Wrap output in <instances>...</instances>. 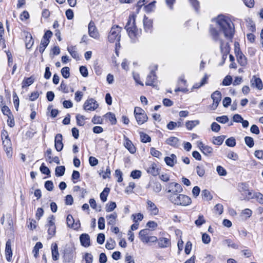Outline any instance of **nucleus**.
Segmentation results:
<instances>
[{
    "label": "nucleus",
    "instance_id": "f257e3e1",
    "mask_svg": "<svg viewBox=\"0 0 263 263\" xmlns=\"http://www.w3.org/2000/svg\"><path fill=\"white\" fill-rule=\"evenodd\" d=\"M216 23L219 31L216 28L211 27L210 33L213 39L218 41L221 53H230V43L232 42L235 29L232 21L223 15H219L216 18Z\"/></svg>",
    "mask_w": 263,
    "mask_h": 263
},
{
    "label": "nucleus",
    "instance_id": "f03ea898",
    "mask_svg": "<svg viewBox=\"0 0 263 263\" xmlns=\"http://www.w3.org/2000/svg\"><path fill=\"white\" fill-rule=\"evenodd\" d=\"M136 16L135 14L129 15L128 21L125 27L129 37L133 43L136 42L138 35V29L135 25Z\"/></svg>",
    "mask_w": 263,
    "mask_h": 263
},
{
    "label": "nucleus",
    "instance_id": "7ed1b4c3",
    "mask_svg": "<svg viewBox=\"0 0 263 263\" xmlns=\"http://www.w3.org/2000/svg\"><path fill=\"white\" fill-rule=\"evenodd\" d=\"M169 199L173 203L182 206L188 205L192 201L189 196L183 194H171Z\"/></svg>",
    "mask_w": 263,
    "mask_h": 263
},
{
    "label": "nucleus",
    "instance_id": "20e7f679",
    "mask_svg": "<svg viewBox=\"0 0 263 263\" xmlns=\"http://www.w3.org/2000/svg\"><path fill=\"white\" fill-rule=\"evenodd\" d=\"M121 30V28L118 25L112 26L108 36L109 42L110 43H114L117 41L119 43L121 37V35L120 34Z\"/></svg>",
    "mask_w": 263,
    "mask_h": 263
},
{
    "label": "nucleus",
    "instance_id": "39448f33",
    "mask_svg": "<svg viewBox=\"0 0 263 263\" xmlns=\"http://www.w3.org/2000/svg\"><path fill=\"white\" fill-rule=\"evenodd\" d=\"M183 191L181 185L177 183L171 182L168 184V193L171 194H179Z\"/></svg>",
    "mask_w": 263,
    "mask_h": 263
},
{
    "label": "nucleus",
    "instance_id": "423d86ee",
    "mask_svg": "<svg viewBox=\"0 0 263 263\" xmlns=\"http://www.w3.org/2000/svg\"><path fill=\"white\" fill-rule=\"evenodd\" d=\"M97 102L92 98L87 99L83 105V108L86 111L94 110L98 107Z\"/></svg>",
    "mask_w": 263,
    "mask_h": 263
},
{
    "label": "nucleus",
    "instance_id": "0eeeda50",
    "mask_svg": "<svg viewBox=\"0 0 263 263\" xmlns=\"http://www.w3.org/2000/svg\"><path fill=\"white\" fill-rule=\"evenodd\" d=\"M54 217L53 215H51V216L48 218V223L46 224V227L48 228V234L49 235L51 236H53L55 235V226L54 223Z\"/></svg>",
    "mask_w": 263,
    "mask_h": 263
},
{
    "label": "nucleus",
    "instance_id": "6e6552de",
    "mask_svg": "<svg viewBox=\"0 0 263 263\" xmlns=\"http://www.w3.org/2000/svg\"><path fill=\"white\" fill-rule=\"evenodd\" d=\"M211 98L213 99V103L212 105L213 109L215 110L217 107L221 99V93L219 91L216 90L211 95Z\"/></svg>",
    "mask_w": 263,
    "mask_h": 263
},
{
    "label": "nucleus",
    "instance_id": "1a4fd4ad",
    "mask_svg": "<svg viewBox=\"0 0 263 263\" xmlns=\"http://www.w3.org/2000/svg\"><path fill=\"white\" fill-rule=\"evenodd\" d=\"M88 33L91 37L95 39H98L99 37V33L92 21H90L88 24Z\"/></svg>",
    "mask_w": 263,
    "mask_h": 263
},
{
    "label": "nucleus",
    "instance_id": "9d476101",
    "mask_svg": "<svg viewBox=\"0 0 263 263\" xmlns=\"http://www.w3.org/2000/svg\"><path fill=\"white\" fill-rule=\"evenodd\" d=\"M157 80V76L154 70H152L146 78L145 85L147 86H155V82Z\"/></svg>",
    "mask_w": 263,
    "mask_h": 263
},
{
    "label": "nucleus",
    "instance_id": "9b49d317",
    "mask_svg": "<svg viewBox=\"0 0 263 263\" xmlns=\"http://www.w3.org/2000/svg\"><path fill=\"white\" fill-rule=\"evenodd\" d=\"M251 86L252 87L256 88L258 90L263 88V84L261 80L255 76H253L250 81Z\"/></svg>",
    "mask_w": 263,
    "mask_h": 263
},
{
    "label": "nucleus",
    "instance_id": "f8f14e48",
    "mask_svg": "<svg viewBox=\"0 0 263 263\" xmlns=\"http://www.w3.org/2000/svg\"><path fill=\"white\" fill-rule=\"evenodd\" d=\"M5 253L7 260L11 261L12 257V251L11 249V242L10 239H8L6 243Z\"/></svg>",
    "mask_w": 263,
    "mask_h": 263
},
{
    "label": "nucleus",
    "instance_id": "ddd939ff",
    "mask_svg": "<svg viewBox=\"0 0 263 263\" xmlns=\"http://www.w3.org/2000/svg\"><path fill=\"white\" fill-rule=\"evenodd\" d=\"M54 146L58 152H60L63 149L62 135L61 134H58L55 137Z\"/></svg>",
    "mask_w": 263,
    "mask_h": 263
},
{
    "label": "nucleus",
    "instance_id": "4468645a",
    "mask_svg": "<svg viewBox=\"0 0 263 263\" xmlns=\"http://www.w3.org/2000/svg\"><path fill=\"white\" fill-rule=\"evenodd\" d=\"M80 240L81 245L84 247L87 248L90 246V237L88 234H81L80 236Z\"/></svg>",
    "mask_w": 263,
    "mask_h": 263
},
{
    "label": "nucleus",
    "instance_id": "2eb2a0df",
    "mask_svg": "<svg viewBox=\"0 0 263 263\" xmlns=\"http://www.w3.org/2000/svg\"><path fill=\"white\" fill-rule=\"evenodd\" d=\"M186 83V81L184 79L183 77H181L179 78L178 85V87L176 88L175 90V92L182 91L184 92H186L188 91V89L186 87H182L183 86H185Z\"/></svg>",
    "mask_w": 263,
    "mask_h": 263
},
{
    "label": "nucleus",
    "instance_id": "dca6fc26",
    "mask_svg": "<svg viewBox=\"0 0 263 263\" xmlns=\"http://www.w3.org/2000/svg\"><path fill=\"white\" fill-rule=\"evenodd\" d=\"M149 230L148 229H143L139 233V237L140 240L144 243H148V234Z\"/></svg>",
    "mask_w": 263,
    "mask_h": 263
},
{
    "label": "nucleus",
    "instance_id": "f3484780",
    "mask_svg": "<svg viewBox=\"0 0 263 263\" xmlns=\"http://www.w3.org/2000/svg\"><path fill=\"white\" fill-rule=\"evenodd\" d=\"M124 145L131 154H134L136 152V147L133 144L132 142L126 137H125Z\"/></svg>",
    "mask_w": 263,
    "mask_h": 263
},
{
    "label": "nucleus",
    "instance_id": "a211bd4d",
    "mask_svg": "<svg viewBox=\"0 0 263 263\" xmlns=\"http://www.w3.org/2000/svg\"><path fill=\"white\" fill-rule=\"evenodd\" d=\"M148 173L156 176L159 174V169L157 167V165L155 163H152L147 168Z\"/></svg>",
    "mask_w": 263,
    "mask_h": 263
},
{
    "label": "nucleus",
    "instance_id": "6ab92c4d",
    "mask_svg": "<svg viewBox=\"0 0 263 263\" xmlns=\"http://www.w3.org/2000/svg\"><path fill=\"white\" fill-rule=\"evenodd\" d=\"M52 258L53 260H57L59 258V252L58 249V245L56 243H52L51 246Z\"/></svg>",
    "mask_w": 263,
    "mask_h": 263
},
{
    "label": "nucleus",
    "instance_id": "aec40b11",
    "mask_svg": "<svg viewBox=\"0 0 263 263\" xmlns=\"http://www.w3.org/2000/svg\"><path fill=\"white\" fill-rule=\"evenodd\" d=\"M153 22L151 20L148 19L146 16H144L143 20V25L144 29L146 31L148 32L151 30L153 26Z\"/></svg>",
    "mask_w": 263,
    "mask_h": 263
},
{
    "label": "nucleus",
    "instance_id": "412c9836",
    "mask_svg": "<svg viewBox=\"0 0 263 263\" xmlns=\"http://www.w3.org/2000/svg\"><path fill=\"white\" fill-rule=\"evenodd\" d=\"M135 118L139 125H141L146 122L148 119V117L145 113H142L140 115L135 116Z\"/></svg>",
    "mask_w": 263,
    "mask_h": 263
},
{
    "label": "nucleus",
    "instance_id": "4be33fe9",
    "mask_svg": "<svg viewBox=\"0 0 263 263\" xmlns=\"http://www.w3.org/2000/svg\"><path fill=\"white\" fill-rule=\"evenodd\" d=\"M164 161L167 165L173 166L174 163H176V156L175 154H172L170 157H166Z\"/></svg>",
    "mask_w": 263,
    "mask_h": 263
},
{
    "label": "nucleus",
    "instance_id": "5701e85b",
    "mask_svg": "<svg viewBox=\"0 0 263 263\" xmlns=\"http://www.w3.org/2000/svg\"><path fill=\"white\" fill-rule=\"evenodd\" d=\"M25 44L27 49H30L34 43V41L31 34L27 33L25 36Z\"/></svg>",
    "mask_w": 263,
    "mask_h": 263
},
{
    "label": "nucleus",
    "instance_id": "b1692460",
    "mask_svg": "<svg viewBox=\"0 0 263 263\" xmlns=\"http://www.w3.org/2000/svg\"><path fill=\"white\" fill-rule=\"evenodd\" d=\"M73 248H67L65 251L64 257V259L68 262L73 258Z\"/></svg>",
    "mask_w": 263,
    "mask_h": 263
},
{
    "label": "nucleus",
    "instance_id": "393cba45",
    "mask_svg": "<svg viewBox=\"0 0 263 263\" xmlns=\"http://www.w3.org/2000/svg\"><path fill=\"white\" fill-rule=\"evenodd\" d=\"M166 143L174 147L178 146L179 139L175 137H171L167 139Z\"/></svg>",
    "mask_w": 263,
    "mask_h": 263
},
{
    "label": "nucleus",
    "instance_id": "a878e982",
    "mask_svg": "<svg viewBox=\"0 0 263 263\" xmlns=\"http://www.w3.org/2000/svg\"><path fill=\"white\" fill-rule=\"evenodd\" d=\"M117 217V214L116 213H114L109 215L106 216V219L108 220V224L111 226H114L116 223V219Z\"/></svg>",
    "mask_w": 263,
    "mask_h": 263
},
{
    "label": "nucleus",
    "instance_id": "bb28decb",
    "mask_svg": "<svg viewBox=\"0 0 263 263\" xmlns=\"http://www.w3.org/2000/svg\"><path fill=\"white\" fill-rule=\"evenodd\" d=\"M147 203V208L151 211L152 214L155 215H157L158 213L159 210L156 205L150 200H148Z\"/></svg>",
    "mask_w": 263,
    "mask_h": 263
},
{
    "label": "nucleus",
    "instance_id": "cd10ccee",
    "mask_svg": "<svg viewBox=\"0 0 263 263\" xmlns=\"http://www.w3.org/2000/svg\"><path fill=\"white\" fill-rule=\"evenodd\" d=\"M238 63L242 66H245L247 64V60L242 53H239V54L236 56Z\"/></svg>",
    "mask_w": 263,
    "mask_h": 263
},
{
    "label": "nucleus",
    "instance_id": "c85d7f7f",
    "mask_svg": "<svg viewBox=\"0 0 263 263\" xmlns=\"http://www.w3.org/2000/svg\"><path fill=\"white\" fill-rule=\"evenodd\" d=\"M151 186H152L153 191L155 193H157L161 191L162 186L159 182H154L153 183L152 185L149 183L148 185H147L146 188H148Z\"/></svg>",
    "mask_w": 263,
    "mask_h": 263
},
{
    "label": "nucleus",
    "instance_id": "c756f323",
    "mask_svg": "<svg viewBox=\"0 0 263 263\" xmlns=\"http://www.w3.org/2000/svg\"><path fill=\"white\" fill-rule=\"evenodd\" d=\"M170 244V240L166 238H161L158 241V245L160 248H166Z\"/></svg>",
    "mask_w": 263,
    "mask_h": 263
},
{
    "label": "nucleus",
    "instance_id": "7c9ffc66",
    "mask_svg": "<svg viewBox=\"0 0 263 263\" xmlns=\"http://www.w3.org/2000/svg\"><path fill=\"white\" fill-rule=\"evenodd\" d=\"M104 117L107 119H108L111 124H116L117 123V120L116 118L115 115L111 112H109L105 115Z\"/></svg>",
    "mask_w": 263,
    "mask_h": 263
},
{
    "label": "nucleus",
    "instance_id": "2f4dec72",
    "mask_svg": "<svg viewBox=\"0 0 263 263\" xmlns=\"http://www.w3.org/2000/svg\"><path fill=\"white\" fill-rule=\"evenodd\" d=\"M199 124L198 120L188 121L185 123V126L187 129L192 130L194 127Z\"/></svg>",
    "mask_w": 263,
    "mask_h": 263
},
{
    "label": "nucleus",
    "instance_id": "473e14b6",
    "mask_svg": "<svg viewBox=\"0 0 263 263\" xmlns=\"http://www.w3.org/2000/svg\"><path fill=\"white\" fill-rule=\"evenodd\" d=\"M247 21V26L249 30L252 32H254L256 30L255 25L253 21L250 18H248L246 20Z\"/></svg>",
    "mask_w": 263,
    "mask_h": 263
},
{
    "label": "nucleus",
    "instance_id": "72a5a7b5",
    "mask_svg": "<svg viewBox=\"0 0 263 263\" xmlns=\"http://www.w3.org/2000/svg\"><path fill=\"white\" fill-rule=\"evenodd\" d=\"M67 50L73 58L76 59H79V57L76 50L75 46L68 47L67 48Z\"/></svg>",
    "mask_w": 263,
    "mask_h": 263
},
{
    "label": "nucleus",
    "instance_id": "f704fd0d",
    "mask_svg": "<svg viewBox=\"0 0 263 263\" xmlns=\"http://www.w3.org/2000/svg\"><path fill=\"white\" fill-rule=\"evenodd\" d=\"M110 191V189L105 187L100 194V198L103 202H105L107 200V197Z\"/></svg>",
    "mask_w": 263,
    "mask_h": 263
},
{
    "label": "nucleus",
    "instance_id": "c9c22d12",
    "mask_svg": "<svg viewBox=\"0 0 263 263\" xmlns=\"http://www.w3.org/2000/svg\"><path fill=\"white\" fill-rule=\"evenodd\" d=\"M208 76L205 74L204 77L202 79L201 82L200 83H196L194 85V88H199L200 87L203 86L204 84H206L208 82Z\"/></svg>",
    "mask_w": 263,
    "mask_h": 263
},
{
    "label": "nucleus",
    "instance_id": "e433bc0d",
    "mask_svg": "<svg viewBox=\"0 0 263 263\" xmlns=\"http://www.w3.org/2000/svg\"><path fill=\"white\" fill-rule=\"evenodd\" d=\"M43 245L41 242H37L36 243L32 251V252L34 254V256L35 258H36L38 256L39 249H41Z\"/></svg>",
    "mask_w": 263,
    "mask_h": 263
},
{
    "label": "nucleus",
    "instance_id": "4c0bfd02",
    "mask_svg": "<svg viewBox=\"0 0 263 263\" xmlns=\"http://www.w3.org/2000/svg\"><path fill=\"white\" fill-rule=\"evenodd\" d=\"M225 138V136H220L218 137H213V144L217 145H220L222 143Z\"/></svg>",
    "mask_w": 263,
    "mask_h": 263
},
{
    "label": "nucleus",
    "instance_id": "58836bf2",
    "mask_svg": "<svg viewBox=\"0 0 263 263\" xmlns=\"http://www.w3.org/2000/svg\"><path fill=\"white\" fill-rule=\"evenodd\" d=\"M2 111L3 112V114L7 116L9 119H11L12 117H13L12 112L8 106L4 105L2 108Z\"/></svg>",
    "mask_w": 263,
    "mask_h": 263
},
{
    "label": "nucleus",
    "instance_id": "ea45409f",
    "mask_svg": "<svg viewBox=\"0 0 263 263\" xmlns=\"http://www.w3.org/2000/svg\"><path fill=\"white\" fill-rule=\"evenodd\" d=\"M65 167L64 166H57L55 168V172L57 176H62L65 173Z\"/></svg>",
    "mask_w": 263,
    "mask_h": 263
},
{
    "label": "nucleus",
    "instance_id": "a19ab883",
    "mask_svg": "<svg viewBox=\"0 0 263 263\" xmlns=\"http://www.w3.org/2000/svg\"><path fill=\"white\" fill-rule=\"evenodd\" d=\"M86 119L85 116L78 114L76 116L77 123L79 126H83L85 124L84 121Z\"/></svg>",
    "mask_w": 263,
    "mask_h": 263
},
{
    "label": "nucleus",
    "instance_id": "79ce46f5",
    "mask_svg": "<svg viewBox=\"0 0 263 263\" xmlns=\"http://www.w3.org/2000/svg\"><path fill=\"white\" fill-rule=\"evenodd\" d=\"M241 193V195L242 196H243V199H247V200H249L250 199H252V198H254V196H253V193L251 191H250L248 189H247V191H246V192H242Z\"/></svg>",
    "mask_w": 263,
    "mask_h": 263
},
{
    "label": "nucleus",
    "instance_id": "37998d69",
    "mask_svg": "<svg viewBox=\"0 0 263 263\" xmlns=\"http://www.w3.org/2000/svg\"><path fill=\"white\" fill-rule=\"evenodd\" d=\"M140 135L141 141L142 142L147 143L151 141V138L147 134L141 132L140 133Z\"/></svg>",
    "mask_w": 263,
    "mask_h": 263
},
{
    "label": "nucleus",
    "instance_id": "c03bdc74",
    "mask_svg": "<svg viewBox=\"0 0 263 263\" xmlns=\"http://www.w3.org/2000/svg\"><path fill=\"white\" fill-rule=\"evenodd\" d=\"M201 196L204 199L207 201H210L212 199L210 192L207 190H204L202 191Z\"/></svg>",
    "mask_w": 263,
    "mask_h": 263
},
{
    "label": "nucleus",
    "instance_id": "a18cd8bd",
    "mask_svg": "<svg viewBox=\"0 0 263 263\" xmlns=\"http://www.w3.org/2000/svg\"><path fill=\"white\" fill-rule=\"evenodd\" d=\"M245 142L246 145L249 147H252L254 145V140L251 137L246 136L245 138Z\"/></svg>",
    "mask_w": 263,
    "mask_h": 263
},
{
    "label": "nucleus",
    "instance_id": "49530a36",
    "mask_svg": "<svg viewBox=\"0 0 263 263\" xmlns=\"http://www.w3.org/2000/svg\"><path fill=\"white\" fill-rule=\"evenodd\" d=\"M155 3H156V1H153V2L149 3L147 5L145 6L144 7L145 11L146 12H148V13L153 11L155 7Z\"/></svg>",
    "mask_w": 263,
    "mask_h": 263
},
{
    "label": "nucleus",
    "instance_id": "de8ad7c7",
    "mask_svg": "<svg viewBox=\"0 0 263 263\" xmlns=\"http://www.w3.org/2000/svg\"><path fill=\"white\" fill-rule=\"evenodd\" d=\"M61 73L62 76L67 79L70 76L69 68L68 67H64L61 69Z\"/></svg>",
    "mask_w": 263,
    "mask_h": 263
},
{
    "label": "nucleus",
    "instance_id": "09e8293b",
    "mask_svg": "<svg viewBox=\"0 0 263 263\" xmlns=\"http://www.w3.org/2000/svg\"><path fill=\"white\" fill-rule=\"evenodd\" d=\"M196 172L199 177H202L205 174L204 167L203 165H198L196 167Z\"/></svg>",
    "mask_w": 263,
    "mask_h": 263
},
{
    "label": "nucleus",
    "instance_id": "8fccbe9b",
    "mask_svg": "<svg viewBox=\"0 0 263 263\" xmlns=\"http://www.w3.org/2000/svg\"><path fill=\"white\" fill-rule=\"evenodd\" d=\"M116 208V204L115 202H110L106 205V211L110 212L112 211Z\"/></svg>",
    "mask_w": 263,
    "mask_h": 263
},
{
    "label": "nucleus",
    "instance_id": "3c124183",
    "mask_svg": "<svg viewBox=\"0 0 263 263\" xmlns=\"http://www.w3.org/2000/svg\"><path fill=\"white\" fill-rule=\"evenodd\" d=\"M33 83V79L31 77H29L24 80L22 83V87L24 88L30 85Z\"/></svg>",
    "mask_w": 263,
    "mask_h": 263
},
{
    "label": "nucleus",
    "instance_id": "603ef678",
    "mask_svg": "<svg viewBox=\"0 0 263 263\" xmlns=\"http://www.w3.org/2000/svg\"><path fill=\"white\" fill-rule=\"evenodd\" d=\"M226 144L230 147H234L236 145V141L234 138L231 137L226 141Z\"/></svg>",
    "mask_w": 263,
    "mask_h": 263
},
{
    "label": "nucleus",
    "instance_id": "864d4df0",
    "mask_svg": "<svg viewBox=\"0 0 263 263\" xmlns=\"http://www.w3.org/2000/svg\"><path fill=\"white\" fill-rule=\"evenodd\" d=\"M204 147V148L201 151L203 154L206 156H209L212 154L213 150L212 147L208 145H206V146Z\"/></svg>",
    "mask_w": 263,
    "mask_h": 263
},
{
    "label": "nucleus",
    "instance_id": "5fc2aeb1",
    "mask_svg": "<svg viewBox=\"0 0 263 263\" xmlns=\"http://www.w3.org/2000/svg\"><path fill=\"white\" fill-rule=\"evenodd\" d=\"M232 82V78L230 76H226L222 81V85L224 86H229Z\"/></svg>",
    "mask_w": 263,
    "mask_h": 263
},
{
    "label": "nucleus",
    "instance_id": "6e6d98bb",
    "mask_svg": "<svg viewBox=\"0 0 263 263\" xmlns=\"http://www.w3.org/2000/svg\"><path fill=\"white\" fill-rule=\"evenodd\" d=\"M40 170L42 173L50 176V171L47 166L44 165V163L41 165Z\"/></svg>",
    "mask_w": 263,
    "mask_h": 263
},
{
    "label": "nucleus",
    "instance_id": "4d7b16f0",
    "mask_svg": "<svg viewBox=\"0 0 263 263\" xmlns=\"http://www.w3.org/2000/svg\"><path fill=\"white\" fill-rule=\"evenodd\" d=\"M224 242L227 244L229 247H231L235 249H237L238 248V245L236 243H234L231 239H226L224 240Z\"/></svg>",
    "mask_w": 263,
    "mask_h": 263
},
{
    "label": "nucleus",
    "instance_id": "13d9d810",
    "mask_svg": "<svg viewBox=\"0 0 263 263\" xmlns=\"http://www.w3.org/2000/svg\"><path fill=\"white\" fill-rule=\"evenodd\" d=\"M132 217L133 218V221L135 223H137L138 221H141L143 218V215L141 213H138L137 214H133Z\"/></svg>",
    "mask_w": 263,
    "mask_h": 263
},
{
    "label": "nucleus",
    "instance_id": "bf43d9fd",
    "mask_svg": "<svg viewBox=\"0 0 263 263\" xmlns=\"http://www.w3.org/2000/svg\"><path fill=\"white\" fill-rule=\"evenodd\" d=\"M13 103L15 106V108L17 111L18 109L19 106V99L17 97L16 93L14 92L13 93Z\"/></svg>",
    "mask_w": 263,
    "mask_h": 263
},
{
    "label": "nucleus",
    "instance_id": "052dcab7",
    "mask_svg": "<svg viewBox=\"0 0 263 263\" xmlns=\"http://www.w3.org/2000/svg\"><path fill=\"white\" fill-rule=\"evenodd\" d=\"M141 176V172L139 170H134L131 172L130 176L134 179H138Z\"/></svg>",
    "mask_w": 263,
    "mask_h": 263
},
{
    "label": "nucleus",
    "instance_id": "680f3d73",
    "mask_svg": "<svg viewBox=\"0 0 263 263\" xmlns=\"http://www.w3.org/2000/svg\"><path fill=\"white\" fill-rule=\"evenodd\" d=\"M205 222V220L204 219V217L203 215H201L198 216V219L195 221V224L198 226H201L202 224Z\"/></svg>",
    "mask_w": 263,
    "mask_h": 263
},
{
    "label": "nucleus",
    "instance_id": "e2e57ef3",
    "mask_svg": "<svg viewBox=\"0 0 263 263\" xmlns=\"http://www.w3.org/2000/svg\"><path fill=\"white\" fill-rule=\"evenodd\" d=\"M216 120L221 123H226L228 122L229 118L227 116H222L220 117H217L216 118Z\"/></svg>",
    "mask_w": 263,
    "mask_h": 263
},
{
    "label": "nucleus",
    "instance_id": "0e129e2a",
    "mask_svg": "<svg viewBox=\"0 0 263 263\" xmlns=\"http://www.w3.org/2000/svg\"><path fill=\"white\" fill-rule=\"evenodd\" d=\"M216 171L220 176H224L227 175L226 170L221 166H218L216 168Z\"/></svg>",
    "mask_w": 263,
    "mask_h": 263
},
{
    "label": "nucleus",
    "instance_id": "69168bd1",
    "mask_svg": "<svg viewBox=\"0 0 263 263\" xmlns=\"http://www.w3.org/2000/svg\"><path fill=\"white\" fill-rule=\"evenodd\" d=\"M98 160L93 156H90L89 158V163L91 166H96L98 164Z\"/></svg>",
    "mask_w": 263,
    "mask_h": 263
},
{
    "label": "nucleus",
    "instance_id": "338daca9",
    "mask_svg": "<svg viewBox=\"0 0 263 263\" xmlns=\"http://www.w3.org/2000/svg\"><path fill=\"white\" fill-rule=\"evenodd\" d=\"M214 210L218 214H221L223 211V205L219 203L216 204L214 206Z\"/></svg>",
    "mask_w": 263,
    "mask_h": 263
},
{
    "label": "nucleus",
    "instance_id": "774afa93",
    "mask_svg": "<svg viewBox=\"0 0 263 263\" xmlns=\"http://www.w3.org/2000/svg\"><path fill=\"white\" fill-rule=\"evenodd\" d=\"M84 258L85 261V263H92L93 257L92 255L90 253H86L85 254Z\"/></svg>",
    "mask_w": 263,
    "mask_h": 263
}]
</instances>
